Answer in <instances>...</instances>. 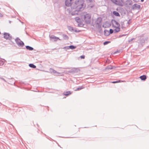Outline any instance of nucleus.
I'll return each instance as SVG.
<instances>
[{
	"label": "nucleus",
	"mask_w": 149,
	"mask_h": 149,
	"mask_svg": "<svg viewBox=\"0 0 149 149\" xmlns=\"http://www.w3.org/2000/svg\"><path fill=\"white\" fill-rule=\"evenodd\" d=\"M80 31V30H77L76 28H73V31L77 33L79 32Z\"/></svg>",
	"instance_id": "31"
},
{
	"label": "nucleus",
	"mask_w": 149,
	"mask_h": 149,
	"mask_svg": "<svg viewBox=\"0 0 149 149\" xmlns=\"http://www.w3.org/2000/svg\"><path fill=\"white\" fill-rule=\"evenodd\" d=\"M134 39V38H132V39H130V40H128L129 42H130L132 41Z\"/></svg>",
	"instance_id": "37"
},
{
	"label": "nucleus",
	"mask_w": 149,
	"mask_h": 149,
	"mask_svg": "<svg viewBox=\"0 0 149 149\" xmlns=\"http://www.w3.org/2000/svg\"><path fill=\"white\" fill-rule=\"evenodd\" d=\"M145 40L143 38H141L140 40V43L142 46H143L145 43Z\"/></svg>",
	"instance_id": "16"
},
{
	"label": "nucleus",
	"mask_w": 149,
	"mask_h": 149,
	"mask_svg": "<svg viewBox=\"0 0 149 149\" xmlns=\"http://www.w3.org/2000/svg\"><path fill=\"white\" fill-rule=\"evenodd\" d=\"M112 21L114 22L116 25V26L120 27V25L119 23L114 19L112 20Z\"/></svg>",
	"instance_id": "21"
},
{
	"label": "nucleus",
	"mask_w": 149,
	"mask_h": 149,
	"mask_svg": "<svg viewBox=\"0 0 149 149\" xmlns=\"http://www.w3.org/2000/svg\"><path fill=\"white\" fill-rule=\"evenodd\" d=\"M72 0H66L65 1V5L67 6H70L72 5Z\"/></svg>",
	"instance_id": "7"
},
{
	"label": "nucleus",
	"mask_w": 149,
	"mask_h": 149,
	"mask_svg": "<svg viewBox=\"0 0 149 149\" xmlns=\"http://www.w3.org/2000/svg\"><path fill=\"white\" fill-rule=\"evenodd\" d=\"M4 61H6L4 59H0V67L3 65Z\"/></svg>",
	"instance_id": "17"
},
{
	"label": "nucleus",
	"mask_w": 149,
	"mask_h": 149,
	"mask_svg": "<svg viewBox=\"0 0 149 149\" xmlns=\"http://www.w3.org/2000/svg\"><path fill=\"white\" fill-rule=\"evenodd\" d=\"M26 33L27 35H28V33H27V32L26 31Z\"/></svg>",
	"instance_id": "47"
},
{
	"label": "nucleus",
	"mask_w": 149,
	"mask_h": 149,
	"mask_svg": "<svg viewBox=\"0 0 149 149\" xmlns=\"http://www.w3.org/2000/svg\"><path fill=\"white\" fill-rule=\"evenodd\" d=\"M110 42L109 41H106L103 42V44L104 45H107L109 43H110Z\"/></svg>",
	"instance_id": "33"
},
{
	"label": "nucleus",
	"mask_w": 149,
	"mask_h": 149,
	"mask_svg": "<svg viewBox=\"0 0 149 149\" xmlns=\"http://www.w3.org/2000/svg\"><path fill=\"white\" fill-rule=\"evenodd\" d=\"M113 30L112 29H110L109 31V35L110 34L112 33H113Z\"/></svg>",
	"instance_id": "32"
},
{
	"label": "nucleus",
	"mask_w": 149,
	"mask_h": 149,
	"mask_svg": "<svg viewBox=\"0 0 149 149\" xmlns=\"http://www.w3.org/2000/svg\"><path fill=\"white\" fill-rule=\"evenodd\" d=\"M113 66L112 65H110L107 66V67L106 69L108 70H109L110 69L111 70V69H113Z\"/></svg>",
	"instance_id": "25"
},
{
	"label": "nucleus",
	"mask_w": 149,
	"mask_h": 149,
	"mask_svg": "<svg viewBox=\"0 0 149 149\" xmlns=\"http://www.w3.org/2000/svg\"><path fill=\"white\" fill-rule=\"evenodd\" d=\"M84 2V0H75L71 8L75 9V12L82 11L85 7Z\"/></svg>",
	"instance_id": "1"
},
{
	"label": "nucleus",
	"mask_w": 149,
	"mask_h": 149,
	"mask_svg": "<svg viewBox=\"0 0 149 149\" xmlns=\"http://www.w3.org/2000/svg\"><path fill=\"white\" fill-rule=\"evenodd\" d=\"M91 17V15L89 14H86L84 15V20L87 24H90Z\"/></svg>",
	"instance_id": "3"
},
{
	"label": "nucleus",
	"mask_w": 149,
	"mask_h": 149,
	"mask_svg": "<svg viewBox=\"0 0 149 149\" xmlns=\"http://www.w3.org/2000/svg\"><path fill=\"white\" fill-rule=\"evenodd\" d=\"M122 82V81H121ZM121 82V80H118L116 81H114L111 82V83L113 84H115L116 83H118L119 82Z\"/></svg>",
	"instance_id": "29"
},
{
	"label": "nucleus",
	"mask_w": 149,
	"mask_h": 149,
	"mask_svg": "<svg viewBox=\"0 0 149 149\" xmlns=\"http://www.w3.org/2000/svg\"><path fill=\"white\" fill-rule=\"evenodd\" d=\"M19 83L20 84H24V83L22 81H20L19 82Z\"/></svg>",
	"instance_id": "40"
},
{
	"label": "nucleus",
	"mask_w": 149,
	"mask_h": 149,
	"mask_svg": "<svg viewBox=\"0 0 149 149\" xmlns=\"http://www.w3.org/2000/svg\"><path fill=\"white\" fill-rule=\"evenodd\" d=\"M4 38L7 40H10L12 39V36L8 33L5 32L3 33Z\"/></svg>",
	"instance_id": "5"
},
{
	"label": "nucleus",
	"mask_w": 149,
	"mask_h": 149,
	"mask_svg": "<svg viewBox=\"0 0 149 149\" xmlns=\"http://www.w3.org/2000/svg\"><path fill=\"white\" fill-rule=\"evenodd\" d=\"M139 78L141 79V80L145 81L146 79V76L145 75H143L139 77Z\"/></svg>",
	"instance_id": "13"
},
{
	"label": "nucleus",
	"mask_w": 149,
	"mask_h": 149,
	"mask_svg": "<svg viewBox=\"0 0 149 149\" xmlns=\"http://www.w3.org/2000/svg\"><path fill=\"white\" fill-rule=\"evenodd\" d=\"M114 4L116 5L123 6L124 3L123 0H110Z\"/></svg>",
	"instance_id": "2"
},
{
	"label": "nucleus",
	"mask_w": 149,
	"mask_h": 149,
	"mask_svg": "<svg viewBox=\"0 0 149 149\" xmlns=\"http://www.w3.org/2000/svg\"><path fill=\"white\" fill-rule=\"evenodd\" d=\"M79 71V70L78 68H73L71 70L68 71V73H75L78 72Z\"/></svg>",
	"instance_id": "6"
},
{
	"label": "nucleus",
	"mask_w": 149,
	"mask_h": 149,
	"mask_svg": "<svg viewBox=\"0 0 149 149\" xmlns=\"http://www.w3.org/2000/svg\"><path fill=\"white\" fill-rule=\"evenodd\" d=\"M90 2H91L92 1V0H88Z\"/></svg>",
	"instance_id": "45"
},
{
	"label": "nucleus",
	"mask_w": 149,
	"mask_h": 149,
	"mask_svg": "<svg viewBox=\"0 0 149 149\" xmlns=\"http://www.w3.org/2000/svg\"><path fill=\"white\" fill-rule=\"evenodd\" d=\"M49 71L51 72V73H53L55 75L56 74V73H57L58 74H59V73L58 72H57L56 71L54 70V69L50 68L49 69Z\"/></svg>",
	"instance_id": "12"
},
{
	"label": "nucleus",
	"mask_w": 149,
	"mask_h": 149,
	"mask_svg": "<svg viewBox=\"0 0 149 149\" xmlns=\"http://www.w3.org/2000/svg\"><path fill=\"white\" fill-rule=\"evenodd\" d=\"M116 53V52H115L114 53Z\"/></svg>",
	"instance_id": "51"
},
{
	"label": "nucleus",
	"mask_w": 149,
	"mask_h": 149,
	"mask_svg": "<svg viewBox=\"0 0 149 149\" xmlns=\"http://www.w3.org/2000/svg\"><path fill=\"white\" fill-rule=\"evenodd\" d=\"M16 44L19 47H22L24 46V42L21 40H20L19 42H17L16 41Z\"/></svg>",
	"instance_id": "8"
},
{
	"label": "nucleus",
	"mask_w": 149,
	"mask_h": 149,
	"mask_svg": "<svg viewBox=\"0 0 149 149\" xmlns=\"http://www.w3.org/2000/svg\"><path fill=\"white\" fill-rule=\"evenodd\" d=\"M130 19H129L128 20V21H127V23L128 24H130V23H131L130 22Z\"/></svg>",
	"instance_id": "41"
},
{
	"label": "nucleus",
	"mask_w": 149,
	"mask_h": 149,
	"mask_svg": "<svg viewBox=\"0 0 149 149\" xmlns=\"http://www.w3.org/2000/svg\"><path fill=\"white\" fill-rule=\"evenodd\" d=\"M0 78L1 79H2V80H3L5 82H7V81H6V80L4 79L3 78V77H0Z\"/></svg>",
	"instance_id": "36"
},
{
	"label": "nucleus",
	"mask_w": 149,
	"mask_h": 149,
	"mask_svg": "<svg viewBox=\"0 0 149 149\" xmlns=\"http://www.w3.org/2000/svg\"><path fill=\"white\" fill-rule=\"evenodd\" d=\"M126 34H123V35H122L121 36H120V37H122V36H126Z\"/></svg>",
	"instance_id": "42"
},
{
	"label": "nucleus",
	"mask_w": 149,
	"mask_h": 149,
	"mask_svg": "<svg viewBox=\"0 0 149 149\" xmlns=\"http://www.w3.org/2000/svg\"><path fill=\"white\" fill-rule=\"evenodd\" d=\"M75 19L77 23H80L81 20L79 17H77L75 18Z\"/></svg>",
	"instance_id": "27"
},
{
	"label": "nucleus",
	"mask_w": 149,
	"mask_h": 149,
	"mask_svg": "<svg viewBox=\"0 0 149 149\" xmlns=\"http://www.w3.org/2000/svg\"><path fill=\"white\" fill-rule=\"evenodd\" d=\"M76 47L73 45H71L69 46V49H73L76 48Z\"/></svg>",
	"instance_id": "26"
},
{
	"label": "nucleus",
	"mask_w": 149,
	"mask_h": 149,
	"mask_svg": "<svg viewBox=\"0 0 149 149\" xmlns=\"http://www.w3.org/2000/svg\"><path fill=\"white\" fill-rule=\"evenodd\" d=\"M9 22L10 23L11 22V21H9Z\"/></svg>",
	"instance_id": "49"
},
{
	"label": "nucleus",
	"mask_w": 149,
	"mask_h": 149,
	"mask_svg": "<svg viewBox=\"0 0 149 149\" xmlns=\"http://www.w3.org/2000/svg\"><path fill=\"white\" fill-rule=\"evenodd\" d=\"M20 40H21L18 37H17L15 39V41L16 43V41L17 42H19V41H20Z\"/></svg>",
	"instance_id": "30"
},
{
	"label": "nucleus",
	"mask_w": 149,
	"mask_h": 149,
	"mask_svg": "<svg viewBox=\"0 0 149 149\" xmlns=\"http://www.w3.org/2000/svg\"><path fill=\"white\" fill-rule=\"evenodd\" d=\"M135 2H137L139 1V0H133Z\"/></svg>",
	"instance_id": "43"
},
{
	"label": "nucleus",
	"mask_w": 149,
	"mask_h": 149,
	"mask_svg": "<svg viewBox=\"0 0 149 149\" xmlns=\"http://www.w3.org/2000/svg\"><path fill=\"white\" fill-rule=\"evenodd\" d=\"M140 6L139 5L136 4H134L132 8L133 9H139L140 8Z\"/></svg>",
	"instance_id": "9"
},
{
	"label": "nucleus",
	"mask_w": 149,
	"mask_h": 149,
	"mask_svg": "<svg viewBox=\"0 0 149 149\" xmlns=\"http://www.w3.org/2000/svg\"><path fill=\"white\" fill-rule=\"evenodd\" d=\"M8 123L11 125L13 127H14V126H13V125L12 124H11L10 123Z\"/></svg>",
	"instance_id": "44"
},
{
	"label": "nucleus",
	"mask_w": 149,
	"mask_h": 149,
	"mask_svg": "<svg viewBox=\"0 0 149 149\" xmlns=\"http://www.w3.org/2000/svg\"><path fill=\"white\" fill-rule=\"evenodd\" d=\"M84 25V24L82 25L81 24H78V26L79 27H82Z\"/></svg>",
	"instance_id": "39"
},
{
	"label": "nucleus",
	"mask_w": 149,
	"mask_h": 149,
	"mask_svg": "<svg viewBox=\"0 0 149 149\" xmlns=\"http://www.w3.org/2000/svg\"><path fill=\"white\" fill-rule=\"evenodd\" d=\"M68 29L71 31H73V28L70 26H67Z\"/></svg>",
	"instance_id": "23"
},
{
	"label": "nucleus",
	"mask_w": 149,
	"mask_h": 149,
	"mask_svg": "<svg viewBox=\"0 0 149 149\" xmlns=\"http://www.w3.org/2000/svg\"><path fill=\"white\" fill-rule=\"evenodd\" d=\"M126 2L127 4L131 5L132 4V2L131 0H127Z\"/></svg>",
	"instance_id": "19"
},
{
	"label": "nucleus",
	"mask_w": 149,
	"mask_h": 149,
	"mask_svg": "<svg viewBox=\"0 0 149 149\" xmlns=\"http://www.w3.org/2000/svg\"><path fill=\"white\" fill-rule=\"evenodd\" d=\"M62 36L63 39L65 40H68V37L66 35L63 34Z\"/></svg>",
	"instance_id": "24"
},
{
	"label": "nucleus",
	"mask_w": 149,
	"mask_h": 149,
	"mask_svg": "<svg viewBox=\"0 0 149 149\" xmlns=\"http://www.w3.org/2000/svg\"><path fill=\"white\" fill-rule=\"evenodd\" d=\"M80 57L81 59H84L85 58V56L84 55H81L80 56Z\"/></svg>",
	"instance_id": "38"
},
{
	"label": "nucleus",
	"mask_w": 149,
	"mask_h": 149,
	"mask_svg": "<svg viewBox=\"0 0 149 149\" xmlns=\"http://www.w3.org/2000/svg\"><path fill=\"white\" fill-rule=\"evenodd\" d=\"M50 38L51 39H53L54 41H56L58 40H60V39L59 38L56 37L53 35H52L50 36Z\"/></svg>",
	"instance_id": "11"
},
{
	"label": "nucleus",
	"mask_w": 149,
	"mask_h": 149,
	"mask_svg": "<svg viewBox=\"0 0 149 149\" xmlns=\"http://www.w3.org/2000/svg\"><path fill=\"white\" fill-rule=\"evenodd\" d=\"M94 6V5L92 4H90L88 5V7L90 8H92Z\"/></svg>",
	"instance_id": "34"
},
{
	"label": "nucleus",
	"mask_w": 149,
	"mask_h": 149,
	"mask_svg": "<svg viewBox=\"0 0 149 149\" xmlns=\"http://www.w3.org/2000/svg\"><path fill=\"white\" fill-rule=\"evenodd\" d=\"M26 48L27 49L30 51L33 50L34 49L33 47L28 45L26 46Z\"/></svg>",
	"instance_id": "18"
},
{
	"label": "nucleus",
	"mask_w": 149,
	"mask_h": 149,
	"mask_svg": "<svg viewBox=\"0 0 149 149\" xmlns=\"http://www.w3.org/2000/svg\"><path fill=\"white\" fill-rule=\"evenodd\" d=\"M144 0H141V2H143L144 1Z\"/></svg>",
	"instance_id": "46"
},
{
	"label": "nucleus",
	"mask_w": 149,
	"mask_h": 149,
	"mask_svg": "<svg viewBox=\"0 0 149 149\" xmlns=\"http://www.w3.org/2000/svg\"><path fill=\"white\" fill-rule=\"evenodd\" d=\"M104 34L105 36H108L109 35V31L108 30L105 29L104 31Z\"/></svg>",
	"instance_id": "20"
},
{
	"label": "nucleus",
	"mask_w": 149,
	"mask_h": 149,
	"mask_svg": "<svg viewBox=\"0 0 149 149\" xmlns=\"http://www.w3.org/2000/svg\"><path fill=\"white\" fill-rule=\"evenodd\" d=\"M29 66L30 67L33 68H36V66L33 63L29 64Z\"/></svg>",
	"instance_id": "22"
},
{
	"label": "nucleus",
	"mask_w": 149,
	"mask_h": 149,
	"mask_svg": "<svg viewBox=\"0 0 149 149\" xmlns=\"http://www.w3.org/2000/svg\"><path fill=\"white\" fill-rule=\"evenodd\" d=\"M102 21V18L100 17H98L97 18L96 20L95 21V23L96 24L98 25V27L99 29L101 28V23Z\"/></svg>",
	"instance_id": "4"
},
{
	"label": "nucleus",
	"mask_w": 149,
	"mask_h": 149,
	"mask_svg": "<svg viewBox=\"0 0 149 149\" xmlns=\"http://www.w3.org/2000/svg\"><path fill=\"white\" fill-rule=\"evenodd\" d=\"M37 125L38 126V127L39 125H38V124H37Z\"/></svg>",
	"instance_id": "48"
},
{
	"label": "nucleus",
	"mask_w": 149,
	"mask_h": 149,
	"mask_svg": "<svg viewBox=\"0 0 149 149\" xmlns=\"http://www.w3.org/2000/svg\"><path fill=\"white\" fill-rule=\"evenodd\" d=\"M113 14L116 16L120 17V16L119 13L118 12L115 11H113Z\"/></svg>",
	"instance_id": "15"
},
{
	"label": "nucleus",
	"mask_w": 149,
	"mask_h": 149,
	"mask_svg": "<svg viewBox=\"0 0 149 149\" xmlns=\"http://www.w3.org/2000/svg\"><path fill=\"white\" fill-rule=\"evenodd\" d=\"M71 92L70 91L66 92H64L63 93V95L66 96H68L71 94Z\"/></svg>",
	"instance_id": "14"
},
{
	"label": "nucleus",
	"mask_w": 149,
	"mask_h": 149,
	"mask_svg": "<svg viewBox=\"0 0 149 149\" xmlns=\"http://www.w3.org/2000/svg\"><path fill=\"white\" fill-rule=\"evenodd\" d=\"M112 26L113 27L116 28V29L114 30L115 33L118 32L120 31V27L115 26L113 24H112Z\"/></svg>",
	"instance_id": "10"
},
{
	"label": "nucleus",
	"mask_w": 149,
	"mask_h": 149,
	"mask_svg": "<svg viewBox=\"0 0 149 149\" xmlns=\"http://www.w3.org/2000/svg\"><path fill=\"white\" fill-rule=\"evenodd\" d=\"M63 49H65V50H66L69 49V46L64 47H63Z\"/></svg>",
	"instance_id": "35"
},
{
	"label": "nucleus",
	"mask_w": 149,
	"mask_h": 149,
	"mask_svg": "<svg viewBox=\"0 0 149 149\" xmlns=\"http://www.w3.org/2000/svg\"><path fill=\"white\" fill-rule=\"evenodd\" d=\"M14 85H15V82L14 83Z\"/></svg>",
	"instance_id": "50"
},
{
	"label": "nucleus",
	"mask_w": 149,
	"mask_h": 149,
	"mask_svg": "<svg viewBox=\"0 0 149 149\" xmlns=\"http://www.w3.org/2000/svg\"><path fill=\"white\" fill-rule=\"evenodd\" d=\"M84 88L83 86H79L75 91H79L83 89Z\"/></svg>",
	"instance_id": "28"
}]
</instances>
